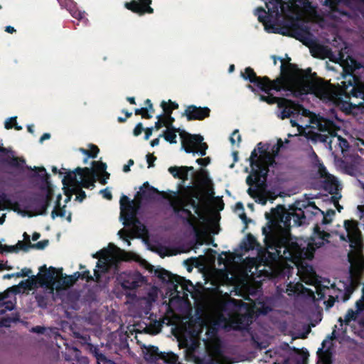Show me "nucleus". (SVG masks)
<instances>
[{
	"label": "nucleus",
	"instance_id": "obj_57",
	"mask_svg": "<svg viewBox=\"0 0 364 364\" xmlns=\"http://www.w3.org/2000/svg\"><path fill=\"white\" fill-rule=\"evenodd\" d=\"M32 271L31 269L28 268H23L21 272H16L15 277H29V275L31 274Z\"/></svg>",
	"mask_w": 364,
	"mask_h": 364
},
{
	"label": "nucleus",
	"instance_id": "obj_28",
	"mask_svg": "<svg viewBox=\"0 0 364 364\" xmlns=\"http://www.w3.org/2000/svg\"><path fill=\"white\" fill-rule=\"evenodd\" d=\"M326 343V340H324L322 342V347L318 348L317 354L319 360L323 364H332V353L331 352L330 348L324 349Z\"/></svg>",
	"mask_w": 364,
	"mask_h": 364
},
{
	"label": "nucleus",
	"instance_id": "obj_40",
	"mask_svg": "<svg viewBox=\"0 0 364 364\" xmlns=\"http://www.w3.org/2000/svg\"><path fill=\"white\" fill-rule=\"evenodd\" d=\"M4 127L6 129L14 128L16 130H21L22 127L18 125L16 117H11L5 122Z\"/></svg>",
	"mask_w": 364,
	"mask_h": 364
},
{
	"label": "nucleus",
	"instance_id": "obj_42",
	"mask_svg": "<svg viewBox=\"0 0 364 364\" xmlns=\"http://www.w3.org/2000/svg\"><path fill=\"white\" fill-rule=\"evenodd\" d=\"M250 163L252 167V169L257 168L259 162V156L257 155V152L256 149H255L252 152L250 157Z\"/></svg>",
	"mask_w": 364,
	"mask_h": 364
},
{
	"label": "nucleus",
	"instance_id": "obj_9",
	"mask_svg": "<svg viewBox=\"0 0 364 364\" xmlns=\"http://www.w3.org/2000/svg\"><path fill=\"white\" fill-rule=\"evenodd\" d=\"M149 272H153L155 277L159 278L163 283L173 285L174 289L177 291L178 285H181L183 290H188V284L192 285L191 282L186 280L184 277L173 274L164 268L154 269V266H151Z\"/></svg>",
	"mask_w": 364,
	"mask_h": 364
},
{
	"label": "nucleus",
	"instance_id": "obj_24",
	"mask_svg": "<svg viewBox=\"0 0 364 364\" xmlns=\"http://www.w3.org/2000/svg\"><path fill=\"white\" fill-rule=\"evenodd\" d=\"M97 175L95 174V171L93 173L91 174H86L82 173V176L80 175V180L78 181L77 186H80V188H90L92 189L95 188V182H96V177Z\"/></svg>",
	"mask_w": 364,
	"mask_h": 364
},
{
	"label": "nucleus",
	"instance_id": "obj_60",
	"mask_svg": "<svg viewBox=\"0 0 364 364\" xmlns=\"http://www.w3.org/2000/svg\"><path fill=\"white\" fill-rule=\"evenodd\" d=\"M355 307L358 314L364 311V298L363 296L355 302Z\"/></svg>",
	"mask_w": 364,
	"mask_h": 364
},
{
	"label": "nucleus",
	"instance_id": "obj_19",
	"mask_svg": "<svg viewBox=\"0 0 364 364\" xmlns=\"http://www.w3.org/2000/svg\"><path fill=\"white\" fill-rule=\"evenodd\" d=\"M361 4L364 5V0H325L323 4L328 7L332 12H336L342 16H348V13L344 10L340 9V4L345 5L347 7H351L353 4Z\"/></svg>",
	"mask_w": 364,
	"mask_h": 364
},
{
	"label": "nucleus",
	"instance_id": "obj_58",
	"mask_svg": "<svg viewBox=\"0 0 364 364\" xmlns=\"http://www.w3.org/2000/svg\"><path fill=\"white\" fill-rule=\"evenodd\" d=\"M109 255L107 250H101L100 252L94 254L92 257L94 258H98L99 259H106L107 256Z\"/></svg>",
	"mask_w": 364,
	"mask_h": 364
},
{
	"label": "nucleus",
	"instance_id": "obj_54",
	"mask_svg": "<svg viewBox=\"0 0 364 364\" xmlns=\"http://www.w3.org/2000/svg\"><path fill=\"white\" fill-rule=\"evenodd\" d=\"M88 151H90L89 157L95 159L97 156L100 149L95 144H90V149Z\"/></svg>",
	"mask_w": 364,
	"mask_h": 364
},
{
	"label": "nucleus",
	"instance_id": "obj_23",
	"mask_svg": "<svg viewBox=\"0 0 364 364\" xmlns=\"http://www.w3.org/2000/svg\"><path fill=\"white\" fill-rule=\"evenodd\" d=\"M197 200L202 201L203 198L198 192H195L191 195V198L185 200V204L186 206L191 205L195 210V213L200 216L203 206Z\"/></svg>",
	"mask_w": 364,
	"mask_h": 364
},
{
	"label": "nucleus",
	"instance_id": "obj_38",
	"mask_svg": "<svg viewBox=\"0 0 364 364\" xmlns=\"http://www.w3.org/2000/svg\"><path fill=\"white\" fill-rule=\"evenodd\" d=\"M318 214H321L323 215V219H322L321 223L323 225H327V224L331 223L332 221V219L328 218H331V217L335 215L336 212L333 209H328L326 213L321 210V211H319Z\"/></svg>",
	"mask_w": 364,
	"mask_h": 364
},
{
	"label": "nucleus",
	"instance_id": "obj_21",
	"mask_svg": "<svg viewBox=\"0 0 364 364\" xmlns=\"http://www.w3.org/2000/svg\"><path fill=\"white\" fill-rule=\"evenodd\" d=\"M63 269H57L53 267H50L48 269L46 265H43L39 269L38 279L41 280L42 284H53L55 279V274L58 272L62 273Z\"/></svg>",
	"mask_w": 364,
	"mask_h": 364
},
{
	"label": "nucleus",
	"instance_id": "obj_4",
	"mask_svg": "<svg viewBox=\"0 0 364 364\" xmlns=\"http://www.w3.org/2000/svg\"><path fill=\"white\" fill-rule=\"evenodd\" d=\"M344 228L347 235L341 234L340 239L350 244L351 250L348 253V260L352 265H360L364 259L362 253L363 244L358 223L353 220H346Z\"/></svg>",
	"mask_w": 364,
	"mask_h": 364
},
{
	"label": "nucleus",
	"instance_id": "obj_17",
	"mask_svg": "<svg viewBox=\"0 0 364 364\" xmlns=\"http://www.w3.org/2000/svg\"><path fill=\"white\" fill-rule=\"evenodd\" d=\"M93 169L90 168L88 167H77L73 171H68L66 173V175L65 176L63 179L62 180L63 188H65V187L73 188V186H76L79 181L77 179V175L80 176V175L82 176V173H85L86 174H91L93 173Z\"/></svg>",
	"mask_w": 364,
	"mask_h": 364
},
{
	"label": "nucleus",
	"instance_id": "obj_29",
	"mask_svg": "<svg viewBox=\"0 0 364 364\" xmlns=\"http://www.w3.org/2000/svg\"><path fill=\"white\" fill-rule=\"evenodd\" d=\"M49 241L48 240H43L38 242L37 243L32 244L29 242V245H26L22 241H18L16 245V248L23 250L24 251H27L28 248L37 249V250H43L48 245Z\"/></svg>",
	"mask_w": 364,
	"mask_h": 364
},
{
	"label": "nucleus",
	"instance_id": "obj_2",
	"mask_svg": "<svg viewBox=\"0 0 364 364\" xmlns=\"http://www.w3.org/2000/svg\"><path fill=\"white\" fill-rule=\"evenodd\" d=\"M316 73H311V69L309 68L306 70L299 68L297 65L289 63L287 68L282 63L281 65V75L272 80L267 76L259 77L254 70L247 67L244 72H241V77L254 84L260 90L267 92L269 90H281L293 92L294 90V82L293 80L297 81L299 84L304 87H309L311 83L313 76Z\"/></svg>",
	"mask_w": 364,
	"mask_h": 364
},
{
	"label": "nucleus",
	"instance_id": "obj_55",
	"mask_svg": "<svg viewBox=\"0 0 364 364\" xmlns=\"http://www.w3.org/2000/svg\"><path fill=\"white\" fill-rule=\"evenodd\" d=\"M198 176L200 179L201 183H208V182H210L208 173L205 170L200 169V171L198 173Z\"/></svg>",
	"mask_w": 364,
	"mask_h": 364
},
{
	"label": "nucleus",
	"instance_id": "obj_47",
	"mask_svg": "<svg viewBox=\"0 0 364 364\" xmlns=\"http://www.w3.org/2000/svg\"><path fill=\"white\" fill-rule=\"evenodd\" d=\"M96 359L97 364H117L114 361L108 359L102 353H96Z\"/></svg>",
	"mask_w": 364,
	"mask_h": 364
},
{
	"label": "nucleus",
	"instance_id": "obj_15",
	"mask_svg": "<svg viewBox=\"0 0 364 364\" xmlns=\"http://www.w3.org/2000/svg\"><path fill=\"white\" fill-rule=\"evenodd\" d=\"M151 0H131L130 2H126L124 6L133 13L142 16L154 13V9L151 7Z\"/></svg>",
	"mask_w": 364,
	"mask_h": 364
},
{
	"label": "nucleus",
	"instance_id": "obj_50",
	"mask_svg": "<svg viewBox=\"0 0 364 364\" xmlns=\"http://www.w3.org/2000/svg\"><path fill=\"white\" fill-rule=\"evenodd\" d=\"M75 357L77 358V363H73L72 364H88V359L87 357H85V356H80V354L81 353V352L77 350V348L75 349Z\"/></svg>",
	"mask_w": 364,
	"mask_h": 364
},
{
	"label": "nucleus",
	"instance_id": "obj_25",
	"mask_svg": "<svg viewBox=\"0 0 364 364\" xmlns=\"http://www.w3.org/2000/svg\"><path fill=\"white\" fill-rule=\"evenodd\" d=\"M109 255L107 256L106 259H99L97 262L96 267L97 269L94 270V277H95V282H99L101 279L102 273H106L109 270L108 265Z\"/></svg>",
	"mask_w": 364,
	"mask_h": 364
},
{
	"label": "nucleus",
	"instance_id": "obj_51",
	"mask_svg": "<svg viewBox=\"0 0 364 364\" xmlns=\"http://www.w3.org/2000/svg\"><path fill=\"white\" fill-rule=\"evenodd\" d=\"M70 12L73 17H74L78 20H82L85 16V11H81L77 9H70Z\"/></svg>",
	"mask_w": 364,
	"mask_h": 364
},
{
	"label": "nucleus",
	"instance_id": "obj_49",
	"mask_svg": "<svg viewBox=\"0 0 364 364\" xmlns=\"http://www.w3.org/2000/svg\"><path fill=\"white\" fill-rule=\"evenodd\" d=\"M136 115H141L142 118L150 119L152 118V115L148 112V108H136L134 110Z\"/></svg>",
	"mask_w": 364,
	"mask_h": 364
},
{
	"label": "nucleus",
	"instance_id": "obj_5",
	"mask_svg": "<svg viewBox=\"0 0 364 364\" xmlns=\"http://www.w3.org/2000/svg\"><path fill=\"white\" fill-rule=\"evenodd\" d=\"M269 90L267 92V95H259L260 101L265 102L268 105L277 104L279 109L281 110L277 114L278 117L282 119H287L289 117H295V114H299V112H307L302 105L299 102H295L291 100H289L284 97H279L274 96Z\"/></svg>",
	"mask_w": 364,
	"mask_h": 364
},
{
	"label": "nucleus",
	"instance_id": "obj_3",
	"mask_svg": "<svg viewBox=\"0 0 364 364\" xmlns=\"http://www.w3.org/2000/svg\"><path fill=\"white\" fill-rule=\"evenodd\" d=\"M344 68V74L343 75L344 80L341 82V85H338V95L341 97L350 100L352 97L355 98H360L361 102L358 104L349 102L350 108H358L360 110L364 109V82L360 77L356 76L353 73L352 68Z\"/></svg>",
	"mask_w": 364,
	"mask_h": 364
},
{
	"label": "nucleus",
	"instance_id": "obj_32",
	"mask_svg": "<svg viewBox=\"0 0 364 364\" xmlns=\"http://www.w3.org/2000/svg\"><path fill=\"white\" fill-rule=\"evenodd\" d=\"M34 171H38L39 172H43L42 174H40L38 173H36V176H38L41 181L43 182V184L41 186L43 187H49L51 188L50 183L49 181L50 175L46 172V170L44 167H36L35 166L33 168Z\"/></svg>",
	"mask_w": 364,
	"mask_h": 364
},
{
	"label": "nucleus",
	"instance_id": "obj_13",
	"mask_svg": "<svg viewBox=\"0 0 364 364\" xmlns=\"http://www.w3.org/2000/svg\"><path fill=\"white\" fill-rule=\"evenodd\" d=\"M117 280L124 289L134 290L140 287L144 277L139 273L123 272L119 275Z\"/></svg>",
	"mask_w": 364,
	"mask_h": 364
},
{
	"label": "nucleus",
	"instance_id": "obj_56",
	"mask_svg": "<svg viewBox=\"0 0 364 364\" xmlns=\"http://www.w3.org/2000/svg\"><path fill=\"white\" fill-rule=\"evenodd\" d=\"M185 357L187 360L195 362H197L198 360V358L196 356V352H193V353H191V352L189 351V350L188 349H186L185 350Z\"/></svg>",
	"mask_w": 364,
	"mask_h": 364
},
{
	"label": "nucleus",
	"instance_id": "obj_18",
	"mask_svg": "<svg viewBox=\"0 0 364 364\" xmlns=\"http://www.w3.org/2000/svg\"><path fill=\"white\" fill-rule=\"evenodd\" d=\"M161 192L159 191L150 186L149 182L144 183L143 186L141 187L140 191H138L136 194V198L137 200V208L139 207L141 201H151L156 198V196L160 194Z\"/></svg>",
	"mask_w": 364,
	"mask_h": 364
},
{
	"label": "nucleus",
	"instance_id": "obj_31",
	"mask_svg": "<svg viewBox=\"0 0 364 364\" xmlns=\"http://www.w3.org/2000/svg\"><path fill=\"white\" fill-rule=\"evenodd\" d=\"M144 353V358L146 360L154 362L160 360L161 352L156 346H150L146 348Z\"/></svg>",
	"mask_w": 364,
	"mask_h": 364
},
{
	"label": "nucleus",
	"instance_id": "obj_7",
	"mask_svg": "<svg viewBox=\"0 0 364 364\" xmlns=\"http://www.w3.org/2000/svg\"><path fill=\"white\" fill-rule=\"evenodd\" d=\"M121 218L124 220L125 226H135L138 231L146 232V227L136 218V209L134 200H131L127 196L123 195L120 198Z\"/></svg>",
	"mask_w": 364,
	"mask_h": 364
},
{
	"label": "nucleus",
	"instance_id": "obj_41",
	"mask_svg": "<svg viewBox=\"0 0 364 364\" xmlns=\"http://www.w3.org/2000/svg\"><path fill=\"white\" fill-rule=\"evenodd\" d=\"M18 320H19V318H18V316H13V317H10V316L4 317L0 320V326L6 327V328L10 327L11 323L16 322Z\"/></svg>",
	"mask_w": 364,
	"mask_h": 364
},
{
	"label": "nucleus",
	"instance_id": "obj_20",
	"mask_svg": "<svg viewBox=\"0 0 364 364\" xmlns=\"http://www.w3.org/2000/svg\"><path fill=\"white\" fill-rule=\"evenodd\" d=\"M231 303L230 301H224L221 303L220 309L222 312L218 313L214 324L222 328H225L230 323L232 316Z\"/></svg>",
	"mask_w": 364,
	"mask_h": 364
},
{
	"label": "nucleus",
	"instance_id": "obj_61",
	"mask_svg": "<svg viewBox=\"0 0 364 364\" xmlns=\"http://www.w3.org/2000/svg\"><path fill=\"white\" fill-rule=\"evenodd\" d=\"M235 136H237L236 139L237 140L238 143H240L241 141V136L239 134V131H238V129H235L233 131V132L232 133V135L230 137V141L232 144H235V140L234 139Z\"/></svg>",
	"mask_w": 364,
	"mask_h": 364
},
{
	"label": "nucleus",
	"instance_id": "obj_10",
	"mask_svg": "<svg viewBox=\"0 0 364 364\" xmlns=\"http://www.w3.org/2000/svg\"><path fill=\"white\" fill-rule=\"evenodd\" d=\"M261 145L262 142L257 144V147L259 151L261 153V156H259L260 163L258 164L255 173L257 178L263 177V178L266 180L269 171V168L274 167L277 164L275 157L277 154H276V152L272 151V153H270L264 150L262 146L260 147Z\"/></svg>",
	"mask_w": 364,
	"mask_h": 364
},
{
	"label": "nucleus",
	"instance_id": "obj_39",
	"mask_svg": "<svg viewBox=\"0 0 364 364\" xmlns=\"http://www.w3.org/2000/svg\"><path fill=\"white\" fill-rule=\"evenodd\" d=\"M72 188V191L73 194H76V200H78L79 202H82L83 200L86 198V193L84 191L82 190V188H80V186H73Z\"/></svg>",
	"mask_w": 364,
	"mask_h": 364
},
{
	"label": "nucleus",
	"instance_id": "obj_59",
	"mask_svg": "<svg viewBox=\"0 0 364 364\" xmlns=\"http://www.w3.org/2000/svg\"><path fill=\"white\" fill-rule=\"evenodd\" d=\"M146 161L148 164V168H151L154 166V161L156 160V157L154 155V154L149 153L146 154Z\"/></svg>",
	"mask_w": 364,
	"mask_h": 364
},
{
	"label": "nucleus",
	"instance_id": "obj_43",
	"mask_svg": "<svg viewBox=\"0 0 364 364\" xmlns=\"http://www.w3.org/2000/svg\"><path fill=\"white\" fill-rule=\"evenodd\" d=\"M256 168L252 169V175H250L246 178V183L248 186H252L255 183H258L262 177L257 178L255 173Z\"/></svg>",
	"mask_w": 364,
	"mask_h": 364
},
{
	"label": "nucleus",
	"instance_id": "obj_48",
	"mask_svg": "<svg viewBox=\"0 0 364 364\" xmlns=\"http://www.w3.org/2000/svg\"><path fill=\"white\" fill-rule=\"evenodd\" d=\"M161 115H162V117L161 119L164 123V127H166V129H168V127H174L173 125V122H175L174 117H173L172 116H170V115H165V114H161Z\"/></svg>",
	"mask_w": 364,
	"mask_h": 364
},
{
	"label": "nucleus",
	"instance_id": "obj_62",
	"mask_svg": "<svg viewBox=\"0 0 364 364\" xmlns=\"http://www.w3.org/2000/svg\"><path fill=\"white\" fill-rule=\"evenodd\" d=\"M143 130H144V127H143L142 123H141V122L138 123L133 130L134 136H139L141 134V132H143Z\"/></svg>",
	"mask_w": 364,
	"mask_h": 364
},
{
	"label": "nucleus",
	"instance_id": "obj_44",
	"mask_svg": "<svg viewBox=\"0 0 364 364\" xmlns=\"http://www.w3.org/2000/svg\"><path fill=\"white\" fill-rule=\"evenodd\" d=\"M331 124V122L330 120H327L324 119L323 117H320L318 119L317 126L318 127V129L324 132L327 131L328 129L329 125Z\"/></svg>",
	"mask_w": 364,
	"mask_h": 364
},
{
	"label": "nucleus",
	"instance_id": "obj_22",
	"mask_svg": "<svg viewBox=\"0 0 364 364\" xmlns=\"http://www.w3.org/2000/svg\"><path fill=\"white\" fill-rule=\"evenodd\" d=\"M193 166H171L168 168V172L173 176L174 178L182 180L183 182L188 180V172L193 171Z\"/></svg>",
	"mask_w": 364,
	"mask_h": 364
},
{
	"label": "nucleus",
	"instance_id": "obj_26",
	"mask_svg": "<svg viewBox=\"0 0 364 364\" xmlns=\"http://www.w3.org/2000/svg\"><path fill=\"white\" fill-rule=\"evenodd\" d=\"M259 246V245L257 242L256 238L251 233L247 234L246 237L242 241V242L240 245V249L244 250L245 252L253 250Z\"/></svg>",
	"mask_w": 364,
	"mask_h": 364
},
{
	"label": "nucleus",
	"instance_id": "obj_46",
	"mask_svg": "<svg viewBox=\"0 0 364 364\" xmlns=\"http://www.w3.org/2000/svg\"><path fill=\"white\" fill-rule=\"evenodd\" d=\"M65 215V205L63 207H55L51 212V217L54 219L55 217L63 218Z\"/></svg>",
	"mask_w": 364,
	"mask_h": 364
},
{
	"label": "nucleus",
	"instance_id": "obj_52",
	"mask_svg": "<svg viewBox=\"0 0 364 364\" xmlns=\"http://www.w3.org/2000/svg\"><path fill=\"white\" fill-rule=\"evenodd\" d=\"M161 107L164 110L163 114L171 116L173 109L171 107L168 103L165 101H162L161 103Z\"/></svg>",
	"mask_w": 364,
	"mask_h": 364
},
{
	"label": "nucleus",
	"instance_id": "obj_36",
	"mask_svg": "<svg viewBox=\"0 0 364 364\" xmlns=\"http://www.w3.org/2000/svg\"><path fill=\"white\" fill-rule=\"evenodd\" d=\"M75 275H77L76 278H75L72 282H75L79 278L81 279H85L87 282H90L92 281H95V277H92L89 270H85L81 272H75Z\"/></svg>",
	"mask_w": 364,
	"mask_h": 364
},
{
	"label": "nucleus",
	"instance_id": "obj_1",
	"mask_svg": "<svg viewBox=\"0 0 364 364\" xmlns=\"http://www.w3.org/2000/svg\"><path fill=\"white\" fill-rule=\"evenodd\" d=\"M289 210L285 220L275 209H272L271 213H265L268 221L262 228L264 245L267 250L274 251L269 252L273 259H282L293 262L300 259L311 260L316 250L323 245V241L329 237L330 234L321 230L316 224L311 237L294 239L290 232V223L292 218L297 226L309 224L321 209L314 202L302 200L296 201Z\"/></svg>",
	"mask_w": 364,
	"mask_h": 364
},
{
	"label": "nucleus",
	"instance_id": "obj_11",
	"mask_svg": "<svg viewBox=\"0 0 364 364\" xmlns=\"http://www.w3.org/2000/svg\"><path fill=\"white\" fill-rule=\"evenodd\" d=\"M283 35H287L294 38L299 41L305 46H310L312 42V35L309 31V28L302 24L298 23H292L288 33L282 32Z\"/></svg>",
	"mask_w": 364,
	"mask_h": 364
},
{
	"label": "nucleus",
	"instance_id": "obj_63",
	"mask_svg": "<svg viewBox=\"0 0 364 364\" xmlns=\"http://www.w3.org/2000/svg\"><path fill=\"white\" fill-rule=\"evenodd\" d=\"M198 364H223L220 360L210 358L207 360H200Z\"/></svg>",
	"mask_w": 364,
	"mask_h": 364
},
{
	"label": "nucleus",
	"instance_id": "obj_64",
	"mask_svg": "<svg viewBox=\"0 0 364 364\" xmlns=\"http://www.w3.org/2000/svg\"><path fill=\"white\" fill-rule=\"evenodd\" d=\"M359 326L360 327L361 330L358 331V336H359L360 338H364V316L361 318L358 322Z\"/></svg>",
	"mask_w": 364,
	"mask_h": 364
},
{
	"label": "nucleus",
	"instance_id": "obj_14",
	"mask_svg": "<svg viewBox=\"0 0 364 364\" xmlns=\"http://www.w3.org/2000/svg\"><path fill=\"white\" fill-rule=\"evenodd\" d=\"M170 206L172 208L173 213L176 215H179L180 213H184L187 218L186 220L187 223H188L191 226L195 227V221L196 218L194 215L192 214L191 211L189 209H187L186 204H185V199L176 196L174 199L170 200Z\"/></svg>",
	"mask_w": 364,
	"mask_h": 364
},
{
	"label": "nucleus",
	"instance_id": "obj_37",
	"mask_svg": "<svg viewBox=\"0 0 364 364\" xmlns=\"http://www.w3.org/2000/svg\"><path fill=\"white\" fill-rule=\"evenodd\" d=\"M306 110H307V112H304L303 110H301V112H299V114H295L294 117H289V118H291L290 123H291V127H297L298 130L299 132H301L303 129V127L299 124V123L297 122V119L300 115L308 117L309 114H310V111L308 109H306Z\"/></svg>",
	"mask_w": 364,
	"mask_h": 364
},
{
	"label": "nucleus",
	"instance_id": "obj_12",
	"mask_svg": "<svg viewBox=\"0 0 364 364\" xmlns=\"http://www.w3.org/2000/svg\"><path fill=\"white\" fill-rule=\"evenodd\" d=\"M181 138L182 149L188 154H196L198 153L197 147L198 144H201L203 137L200 134H191L184 130L180 132Z\"/></svg>",
	"mask_w": 364,
	"mask_h": 364
},
{
	"label": "nucleus",
	"instance_id": "obj_45",
	"mask_svg": "<svg viewBox=\"0 0 364 364\" xmlns=\"http://www.w3.org/2000/svg\"><path fill=\"white\" fill-rule=\"evenodd\" d=\"M92 168H91L93 169V171L95 172V171H100V172H103L107 169V167L106 163L100 161H92Z\"/></svg>",
	"mask_w": 364,
	"mask_h": 364
},
{
	"label": "nucleus",
	"instance_id": "obj_53",
	"mask_svg": "<svg viewBox=\"0 0 364 364\" xmlns=\"http://www.w3.org/2000/svg\"><path fill=\"white\" fill-rule=\"evenodd\" d=\"M208 146L205 142L201 141V144H198L197 151L201 156H203L206 154V150L208 149Z\"/></svg>",
	"mask_w": 364,
	"mask_h": 364
},
{
	"label": "nucleus",
	"instance_id": "obj_16",
	"mask_svg": "<svg viewBox=\"0 0 364 364\" xmlns=\"http://www.w3.org/2000/svg\"><path fill=\"white\" fill-rule=\"evenodd\" d=\"M210 109L207 107H197L191 105L186 107L183 115L188 121L203 120L210 116Z\"/></svg>",
	"mask_w": 364,
	"mask_h": 364
},
{
	"label": "nucleus",
	"instance_id": "obj_6",
	"mask_svg": "<svg viewBox=\"0 0 364 364\" xmlns=\"http://www.w3.org/2000/svg\"><path fill=\"white\" fill-rule=\"evenodd\" d=\"M41 191L46 193H36L28 199V207L33 211L30 216L46 215L53 197L52 188L40 186Z\"/></svg>",
	"mask_w": 364,
	"mask_h": 364
},
{
	"label": "nucleus",
	"instance_id": "obj_27",
	"mask_svg": "<svg viewBox=\"0 0 364 364\" xmlns=\"http://www.w3.org/2000/svg\"><path fill=\"white\" fill-rule=\"evenodd\" d=\"M339 183L337 178L331 175L326 177L323 181V188L330 194H336L338 191Z\"/></svg>",
	"mask_w": 364,
	"mask_h": 364
},
{
	"label": "nucleus",
	"instance_id": "obj_8",
	"mask_svg": "<svg viewBox=\"0 0 364 364\" xmlns=\"http://www.w3.org/2000/svg\"><path fill=\"white\" fill-rule=\"evenodd\" d=\"M0 153L12 154L11 156L0 158V173L14 175L15 173L14 171L19 173L24 171L26 160L23 157L14 156V151L11 149L4 147L2 144H0Z\"/></svg>",
	"mask_w": 364,
	"mask_h": 364
},
{
	"label": "nucleus",
	"instance_id": "obj_33",
	"mask_svg": "<svg viewBox=\"0 0 364 364\" xmlns=\"http://www.w3.org/2000/svg\"><path fill=\"white\" fill-rule=\"evenodd\" d=\"M36 285H37V277L31 276V277H29L26 280L21 281L19 283L18 286L25 290H32L36 287Z\"/></svg>",
	"mask_w": 364,
	"mask_h": 364
},
{
	"label": "nucleus",
	"instance_id": "obj_35",
	"mask_svg": "<svg viewBox=\"0 0 364 364\" xmlns=\"http://www.w3.org/2000/svg\"><path fill=\"white\" fill-rule=\"evenodd\" d=\"M160 358L161 360H163L164 362L169 364H176L178 359V356L172 352H161Z\"/></svg>",
	"mask_w": 364,
	"mask_h": 364
},
{
	"label": "nucleus",
	"instance_id": "obj_30",
	"mask_svg": "<svg viewBox=\"0 0 364 364\" xmlns=\"http://www.w3.org/2000/svg\"><path fill=\"white\" fill-rule=\"evenodd\" d=\"M181 131L179 128H176L175 127H168L162 134L159 135V137H164L170 144H176V133L180 134Z\"/></svg>",
	"mask_w": 364,
	"mask_h": 364
},
{
	"label": "nucleus",
	"instance_id": "obj_34",
	"mask_svg": "<svg viewBox=\"0 0 364 364\" xmlns=\"http://www.w3.org/2000/svg\"><path fill=\"white\" fill-rule=\"evenodd\" d=\"M358 311L353 310L352 309H349L343 319L341 317L338 318V322L341 323V326H343V323L346 325H348L351 321H355L358 316Z\"/></svg>",
	"mask_w": 364,
	"mask_h": 364
}]
</instances>
